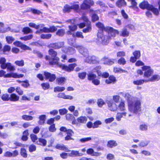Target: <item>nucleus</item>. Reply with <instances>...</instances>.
Masks as SVG:
<instances>
[{"mask_svg":"<svg viewBox=\"0 0 160 160\" xmlns=\"http://www.w3.org/2000/svg\"><path fill=\"white\" fill-rule=\"evenodd\" d=\"M127 100L129 111L131 112L137 114L141 110L142 101L136 97H133L128 92L120 93Z\"/></svg>","mask_w":160,"mask_h":160,"instance_id":"1","label":"nucleus"},{"mask_svg":"<svg viewBox=\"0 0 160 160\" xmlns=\"http://www.w3.org/2000/svg\"><path fill=\"white\" fill-rule=\"evenodd\" d=\"M105 31L108 33V35H105L103 32H98L97 34L98 41L103 45H107L111 39L113 38L116 34H118L119 32L113 29L112 27H106Z\"/></svg>","mask_w":160,"mask_h":160,"instance_id":"2","label":"nucleus"},{"mask_svg":"<svg viewBox=\"0 0 160 160\" xmlns=\"http://www.w3.org/2000/svg\"><path fill=\"white\" fill-rule=\"evenodd\" d=\"M48 53L52 56V59L49 60V63L51 65H57L63 70L68 72L73 71L74 68L76 66V64L75 63L70 64L68 66L59 63L58 62L59 59L56 56L57 53L53 49H50L48 51Z\"/></svg>","mask_w":160,"mask_h":160,"instance_id":"3","label":"nucleus"},{"mask_svg":"<svg viewBox=\"0 0 160 160\" xmlns=\"http://www.w3.org/2000/svg\"><path fill=\"white\" fill-rule=\"evenodd\" d=\"M74 47L76 48L78 52L85 58L84 59L85 62L90 64H96L99 62L98 58L94 56H89L88 49L82 46L75 45Z\"/></svg>","mask_w":160,"mask_h":160,"instance_id":"4","label":"nucleus"},{"mask_svg":"<svg viewBox=\"0 0 160 160\" xmlns=\"http://www.w3.org/2000/svg\"><path fill=\"white\" fill-rule=\"evenodd\" d=\"M142 68L144 72L143 76L145 78H149L153 73L154 70L150 66H144Z\"/></svg>","mask_w":160,"mask_h":160,"instance_id":"5","label":"nucleus"},{"mask_svg":"<svg viewBox=\"0 0 160 160\" xmlns=\"http://www.w3.org/2000/svg\"><path fill=\"white\" fill-rule=\"evenodd\" d=\"M94 4L92 0H84L83 3L81 5V9L86 10L90 8V7Z\"/></svg>","mask_w":160,"mask_h":160,"instance_id":"6","label":"nucleus"},{"mask_svg":"<svg viewBox=\"0 0 160 160\" xmlns=\"http://www.w3.org/2000/svg\"><path fill=\"white\" fill-rule=\"evenodd\" d=\"M107 103L108 104V108L110 110L114 112L117 109V105L112 100H107Z\"/></svg>","mask_w":160,"mask_h":160,"instance_id":"7","label":"nucleus"},{"mask_svg":"<svg viewBox=\"0 0 160 160\" xmlns=\"http://www.w3.org/2000/svg\"><path fill=\"white\" fill-rule=\"evenodd\" d=\"M64 45L63 42H58L50 44L48 47L49 48H53L54 49H58L62 48Z\"/></svg>","mask_w":160,"mask_h":160,"instance_id":"8","label":"nucleus"},{"mask_svg":"<svg viewBox=\"0 0 160 160\" xmlns=\"http://www.w3.org/2000/svg\"><path fill=\"white\" fill-rule=\"evenodd\" d=\"M134 57H131L130 61L132 62H134L137 59H138L140 57L141 53L140 51H136L133 53Z\"/></svg>","mask_w":160,"mask_h":160,"instance_id":"9","label":"nucleus"},{"mask_svg":"<svg viewBox=\"0 0 160 160\" xmlns=\"http://www.w3.org/2000/svg\"><path fill=\"white\" fill-rule=\"evenodd\" d=\"M24 75L22 74H18L16 73H7L4 76L5 78H22Z\"/></svg>","mask_w":160,"mask_h":160,"instance_id":"10","label":"nucleus"},{"mask_svg":"<svg viewBox=\"0 0 160 160\" xmlns=\"http://www.w3.org/2000/svg\"><path fill=\"white\" fill-rule=\"evenodd\" d=\"M101 60L103 62L104 64L108 65H112L116 61L115 59H110L106 57L102 58Z\"/></svg>","mask_w":160,"mask_h":160,"instance_id":"11","label":"nucleus"},{"mask_svg":"<svg viewBox=\"0 0 160 160\" xmlns=\"http://www.w3.org/2000/svg\"><path fill=\"white\" fill-rule=\"evenodd\" d=\"M18 154V151L17 150H15L12 152L9 151L6 152L4 153V156L7 157H14L17 156Z\"/></svg>","mask_w":160,"mask_h":160,"instance_id":"12","label":"nucleus"},{"mask_svg":"<svg viewBox=\"0 0 160 160\" xmlns=\"http://www.w3.org/2000/svg\"><path fill=\"white\" fill-rule=\"evenodd\" d=\"M44 75L46 78L48 79L50 82H53L55 79L56 76L54 74H51L49 72H44Z\"/></svg>","mask_w":160,"mask_h":160,"instance_id":"13","label":"nucleus"},{"mask_svg":"<svg viewBox=\"0 0 160 160\" xmlns=\"http://www.w3.org/2000/svg\"><path fill=\"white\" fill-rule=\"evenodd\" d=\"M69 153V156L72 157L82 156L83 155L82 153H80L78 151L72 150Z\"/></svg>","mask_w":160,"mask_h":160,"instance_id":"14","label":"nucleus"},{"mask_svg":"<svg viewBox=\"0 0 160 160\" xmlns=\"http://www.w3.org/2000/svg\"><path fill=\"white\" fill-rule=\"evenodd\" d=\"M55 148L57 149L63 150L66 152H69L70 151V150H69L66 146L63 144H57L56 145Z\"/></svg>","mask_w":160,"mask_h":160,"instance_id":"15","label":"nucleus"},{"mask_svg":"<svg viewBox=\"0 0 160 160\" xmlns=\"http://www.w3.org/2000/svg\"><path fill=\"white\" fill-rule=\"evenodd\" d=\"M151 6V5L148 4V2L146 1H144L141 3L139 5V7L143 9H146L148 10H149V7Z\"/></svg>","mask_w":160,"mask_h":160,"instance_id":"16","label":"nucleus"},{"mask_svg":"<svg viewBox=\"0 0 160 160\" xmlns=\"http://www.w3.org/2000/svg\"><path fill=\"white\" fill-rule=\"evenodd\" d=\"M19 97L15 93H12L10 95L9 100L12 102H15L19 100Z\"/></svg>","mask_w":160,"mask_h":160,"instance_id":"17","label":"nucleus"},{"mask_svg":"<svg viewBox=\"0 0 160 160\" xmlns=\"http://www.w3.org/2000/svg\"><path fill=\"white\" fill-rule=\"evenodd\" d=\"M117 110L120 111H124L126 110L124 101H121L118 107Z\"/></svg>","mask_w":160,"mask_h":160,"instance_id":"18","label":"nucleus"},{"mask_svg":"<svg viewBox=\"0 0 160 160\" xmlns=\"http://www.w3.org/2000/svg\"><path fill=\"white\" fill-rule=\"evenodd\" d=\"M90 12L92 14V19L93 22H95L99 19L98 17L96 14V11H94L92 9H90Z\"/></svg>","mask_w":160,"mask_h":160,"instance_id":"19","label":"nucleus"},{"mask_svg":"<svg viewBox=\"0 0 160 160\" xmlns=\"http://www.w3.org/2000/svg\"><path fill=\"white\" fill-rule=\"evenodd\" d=\"M118 145L116 141L114 140H110L109 141L107 144V146L108 148H112Z\"/></svg>","mask_w":160,"mask_h":160,"instance_id":"20","label":"nucleus"},{"mask_svg":"<svg viewBox=\"0 0 160 160\" xmlns=\"http://www.w3.org/2000/svg\"><path fill=\"white\" fill-rule=\"evenodd\" d=\"M147 82H148V81L146 80V79H140L134 81L133 83L134 85H140L143 84L144 82L146 83Z\"/></svg>","mask_w":160,"mask_h":160,"instance_id":"21","label":"nucleus"},{"mask_svg":"<svg viewBox=\"0 0 160 160\" xmlns=\"http://www.w3.org/2000/svg\"><path fill=\"white\" fill-rule=\"evenodd\" d=\"M39 120L38 122L39 124L40 125H43L46 119V116L45 115H42L39 116Z\"/></svg>","mask_w":160,"mask_h":160,"instance_id":"22","label":"nucleus"},{"mask_svg":"<svg viewBox=\"0 0 160 160\" xmlns=\"http://www.w3.org/2000/svg\"><path fill=\"white\" fill-rule=\"evenodd\" d=\"M126 2L125 0H118L116 2V5L119 8H121L126 5Z\"/></svg>","mask_w":160,"mask_h":160,"instance_id":"23","label":"nucleus"},{"mask_svg":"<svg viewBox=\"0 0 160 160\" xmlns=\"http://www.w3.org/2000/svg\"><path fill=\"white\" fill-rule=\"evenodd\" d=\"M6 59L4 58H0V64H1V67L2 69H5L6 68Z\"/></svg>","mask_w":160,"mask_h":160,"instance_id":"24","label":"nucleus"},{"mask_svg":"<svg viewBox=\"0 0 160 160\" xmlns=\"http://www.w3.org/2000/svg\"><path fill=\"white\" fill-rule=\"evenodd\" d=\"M65 48H66V47H64L62 49V51L65 52L69 54H72L75 52L74 49L72 47L68 48L67 50H64V49Z\"/></svg>","mask_w":160,"mask_h":160,"instance_id":"25","label":"nucleus"},{"mask_svg":"<svg viewBox=\"0 0 160 160\" xmlns=\"http://www.w3.org/2000/svg\"><path fill=\"white\" fill-rule=\"evenodd\" d=\"M149 8V9L148 10L152 11L155 15L158 16V15L159 12L158 9L155 8L152 5L150 6Z\"/></svg>","mask_w":160,"mask_h":160,"instance_id":"26","label":"nucleus"},{"mask_svg":"<svg viewBox=\"0 0 160 160\" xmlns=\"http://www.w3.org/2000/svg\"><path fill=\"white\" fill-rule=\"evenodd\" d=\"M160 78V77L158 75H154L149 79H146V80L149 82H153L155 81H158Z\"/></svg>","mask_w":160,"mask_h":160,"instance_id":"27","label":"nucleus"},{"mask_svg":"<svg viewBox=\"0 0 160 160\" xmlns=\"http://www.w3.org/2000/svg\"><path fill=\"white\" fill-rule=\"evenodd\" d=\"M95 73L92 72H89L88 74V78L89 80H92L96 78Z\"/></svg>","mask_w":160,"mask_h":160,"instance_id":"28","label":"nucleus"},{"mask_svg":"<svg viewBox=\"0 0 160 160\" xmlns=\"http://www.w3.org/2000/svg\"><path fill=\"white\" fill-rule=\"evenodd\" d=\"M36 143L38 145L44 146L46 145L47 141L43 138H39L38 140L37 141Z\"/></svg>","mask_w":160,"mask_h":160,"instance_id":"29","label":"nucleus"},{"mask_svg":"<svg viewBox=\"0 0 160 160\" xmlns=\"http://www.w3.org/2000/svg\"><path fill=\"white\" fill-rule=\"evenodd\" d=\"M116 81L115 78L113 76H110L105 81L106 83L109 84L112 83H114Z\"/></svg>","mask_w":160,"mask_h":160,"instance_id":"30","label":"nucleus"},{"mask_svg":"<svg viewBox=\"0 0 160 160\" xmlns=\"http://www.w3.org/2000/svg\"><path fill=\"white\" fill-rule=\"evenodd\" d=\"M66 79L64 77H59L58 78L56 81L59 85H62L66 81Z\"/></svg>","mask_w":160,"mask_h":160,"instance_id":"31","label":"nucleus"},{"mask_svg":"<svg viewBox=\"0 0 160 160\" xmlns=\"http://www.w3.org/2000/svg\"><path fill=\"white\" fill-rule=\"evenodd\" d=\"M127 113L125 112H123L118 113L116 116V120L118 121H120L121 120V118L123 116H126Z\"/></svg>","mask_w":160,"mask_h":160,"instance_id":"32","label":"nucleus"},{"mask_svg":"<svg viewBox=\"0 0 160 160\" xmlns=\"http://www.w3.org/2000/svg\"><path fill=\"white\" fill-rule=\"evenodd\" d=\"M87 118L85 116H81L78 118L77 121L80 123H85L87 121Z\"/></svg>","mask_w":160,"mask_h":160,"instance_id":"33","label":"nucleus"},{"mask_svg":"<svg viewBox=\"0 0 160 160\" xmlns=\"http://www.w3.org/2000/svg\"><path fill=\"white\" fill-rule=\"evenodd\" d=\"M4 24L2 26H0V33H5L7 32L11 31V28L9 27L4 28Z\"/></svg>","mask_w":160,"mask_h":160,"instance_id":"34","label":"nucleus"},{"mask_svg":"<svg viewBox=\"0 0 160 160\" xmlns=\"http://www.w3.org/2000/svg\"><path fill=\"white\" fill-rule=\"evenodd\" d=\"M139 129L141 131H146L148 129L147 124L145 123L141 124L139 125Z\"/></svg>","mask_w":160,"mask_h":160,"instance_id":"35","label":"nucleus"},{"mask_svg":"<svg viewBox=\"0 0 160 160\" xmlns=\"http://www.w3.org/2000/svg\"><path fill=\"white\" fill-rule=\"evenodd\" d=\"M129 34V32L127 29L124 28L122 30L121 33L120 34V35L124 37H127L128 36Z\"/></svg>","mask_w":160,"mask_h":160,"instance_id":"36","label":"nucleus"},{"mask_svg":"<svg viewBox=\"0 0 160 160\" xmlns=\"http://www.w3.org/2000/svg\"><path fill=\"white\" fill-rule=\"evenodd\" d=\"M148 140H144L141 141L139 144V146L141 147H144L147 146L149 143Z\"/></svg>","mask_w":160,"mask_h":160,"instance_id":"37","label":"nucleus"},{"mask_svg":"<svg viewBox=\"0 0 160 160\" xmlns=\"http://www.w3.org/2000/svg\"><path fill=\"white\" fill-rule=\"evenodd\" d=\"M20 154L24 158H27L28 157V154L27 153V151L26 149L23 148H22L20 149Z\"/></svg>","mask_w":160,"mask_h":160,"instance_id":"38","label":"nucleus"},{"mask_svg":"<svg viewBox=\"0 0 160 160\" xmlns=\"http://www.w3.org/2000/svg\"><path fill=\"white\" fill-rule=\"evenodd\" d=\"M6 68H7L8 70L11 71H13L15 70L14 67L12 66L10 62L7 63L6 65Z\"/></svg>","mask_w":160,"mask_h":160,"instance_id":"39","label":"nucleus"},{"mask_svg":"<svg viewBox=\"0 0 160 160\" xmlns=\"http://www.w3.org/2000/svg\"><path fill=\"white\" fill-rule=\"evenodd\" d=\"M27 12H32L34 14H39L41 13V12L38 10L34 9L32 8H29L28 9Z\"/></svg>","mask_w":160,"mask_h":160,"instance_id":"40","label":"nucleus"},{"mask_svg":"<svg viewBox=\"0 0 160 160\" xmlns=\"http://www.w3.org/2000/svg\"><path fill=\"white\" fill-rule=\"evenodd\" d=\"M114 72L117 73H122L123 72H127L124 70H123L121 68H114L113 69Z\"/></svg>","mask_w":160,"mask_h":160,"instance_id":"41","label":"nucleus"},{"mask_svg":"<svg viewBox=\"0 0 160 160\" xmlns=\"http://www.w3.org/2000/svg\"><path fill=\"white\" fill-rule=\"evenodd\" d=\"M65 33V30L63 29H60L58 30L56 32V35L59 36H63Z\"/></svg>","mask_w":160,"mask_h":160,"instance_id":"42","label":"nucleus"},{"mask_svg":"<svg viewBox=\"0 0 160 160\" xmlns=\"http://www.w3.org/2000/svg\"><path fill=\"white\" fill-rule=\"evenodd\" d=\"M22 117L23 119L26 121L32 120L33 119V117L26 114L22 115Z\"/></svg>","mask_w":160,"mask_h":160,"instance_id":"43","label":"nucleus"},{"mask_svg":"<svg viewBox=\"0 0 160 160\" xmlns=\"http://www.w3.org/2000/svg\"><path fill=\"white\" fill-rule=\"evenodd\" d=\"M72 37L74 38L77 37L82 38H84L83 36L82 35V33L79 32H77L73 34Z\"/></svg>","mask_w":160,"mask_h":160,"instance_id":"44","label":"nucleus"},{"mask_svg":"<svg viewBox=\"0 0 160 160\" xmlns=\"http://www.w3.org/2000/svg\"><path fill=\"white\" fill-rule=\"evenodd\" d=\"M1 98L4 101H8L10 100V96L7 93L4 94L2 96Z\"/></svg>","mask_w":160,"mask_h":160,"instance_id":"45","label":"nucleus"},{"mask_svg":"<svg viewBox=\"0 0 160 160\" xmlns=\"http://www.w3.org/2000/svg\"><path fill=\"white\" fill-rule=\"evenodd\" d=\"M96 26L100 29L105 31V28L106 27H104V25L102 23L98 22L96 24Z\"/></svg>","mask_w":160,"mask_h":160,"instance_id":"46","label":"nucleus"},{"mask_svg":"<svg viewBox=\"0 0 160 160\" xmlns=\"http://www.w3.org/2000/svg\"><path fill=\"white\" fill-rule=\"evenodd\" d=\"M22 32L25 34H28L32 32V30L29 28L26 27L24 28L22 30Z\"/></svg>","mask_w":160,"mask_h":160,"instance_id":"47","label":"nucleus"},{"mask_svg":"<svg viewBox=\"0 0 160 160\" xmlns=\"http://www.w3.org/2000/svg\"><path fill=\"white\" fill-rule=\"evenodd\" d=\"M65 88L63 87L58 86L54 88V91L55 92H62L64 91Z\"/></svg>","mask_w":160,"mask_h":160,"instance_id":"48","label":"nucleus"},{"mask_svg":"<svg viewBox=\"0 0 160 160\" xmlns=\"http://www.w3.org/2000/svg\"><path fill=\"white\" fill-rule=\"evenodd\" d=\"M51 36L52 35L51 34H42L41 35L40 37L43 39H49L51 38Z\"/></svg>","mask_w":160,"mask_h":160,"instance_id":"49","label":"nucleus"},{"mask_svg":"<svg viewBox=\"0 0 160 160\" xmlns=\"http://www.w3.org/2000/svg\"><path fill=\"white\" fill-rule=\"evenodd\" d=\"M32 38L33 35H29L24 37H21L20 39L22 40L27 41L31 39Z\"/></svg>","mask_w":160,"mask_h":160,"instance_id":"50","label":"nucleus"},{"mask_svg":"<svg viewBox=\"0 0 160 160\" xmlns=\"http://www.w3.org/2000/svg\"><path fill=\"white\" fill-rule=\"evenodd\" d=\"M72 9L71 6L68 5H66L64 7L63 9V11L64 12H69Z\"/></svg>","mask_w":160,"mask_h":160,"instance_id":"51","label":"nucleus"},{"mask_svg":"<svg viewBox=\"0 0 160 160\" xmlns=\"http://www.w3.org/2000/svg\"><path fill=\"white\" fill-rule=\"evenodd\" d=\"M120 99V97L118 95H114L112 97V101L116 103H118L119 102Z\"/></svg>","mask_w":160,"mask_h":160,"instance_id":"52","label":"nucleus"},{"mask_svg":"<svg viewBox=\"0 0 160 160\" xmlns=\"http://www.w3.org/2000/svg\"><path fill=\"white\" fill-rule=\"evenodd\" d=\"M102 122L99 120H97L93 123V128H95L99 127V125L102 124Z\"/></svg>","mask_w":160,"mask_h":160,"instance_id":"53","label":"nucleus"},{"mask_svg":"<svg viewBox=\"0 0 160 160\" xmlns=\"http://www.w3.org/2000/svg\"><path fill=\"white\" fill-rule=\"evenodd\" d=\"M101 67L100 66H97L95 67L92 71L93 73H95V72H97L99 76H100V74L99 72V70L101 68Z\"/></svg>","mask_w":160,"mask_h":160,"instance_id":"54","label":"nucleus"},{"mask_svg":"<svg viewBox=\"0 0 160 160\" xmlns=\"http://www.w3.org/2000/svg\"><path fill=\"white\" fill-rule=\"evenodd\" d=\"M118 62L119 64L123 65L126 64V61L124 58H121L118 59Z\"/></svg>","mask_w":160,"mask_h":160,"instance_id":"55","label":"nucleus"},{"mask_svg":"<svg viewBox=\"0 0 160 160\" xmlns=\"http://www.w3.org/2000/svg\"><path fill=\"white\" fill-rule=\"evenodd\" d=\"M6 39L7 42L9 44L11 43L15 40L14 38L11 36L7 37Z\"/></svg>","mask_w":160,"mask_h":160,"instance_id":"56","label":"nucleus"},{"mask_svg":"<svg viewBox=\"0 0 160 160\" xmlns=\"http://www.w3.org/2000/svg\"><path fill=\"white\" fill-rule=\"evenodd\" d=\"M15 63L17 65L20 66L22 67L24 65V62L23 60L21 61H16L15 62Z\"/></svg>","mask_w":160,"mask_h":160,"instance_id":"57","label":"nucleus"},{"mask_svg":"<svg viewBox=\"0 0 160 160\" xmlns=\"http://www.w3.org/2000/svg\"><path fill=\"white\" fill-rule=\"evenodd\" d=\"M114 158V155L110 153L108 154L106 156V158L108 160H112Z\"/></svg>","mask_w":160,"mask_h":160,"instance_id":"58","label":"nucleus"},{"mask_svg":"<svg viewBox=\"0 0 160 160\" xmlns=\"http://www.w3.org/2000/svg\"><path fill=\"white\" fill-rule=\"evenodd\" d=\"M131 4L132 5L130 7V8H133L134 9H135V8H137V3L136 2L135 0H132L131 1Z\"/></svg>","mask_w":160,"mask_h":160,"instance_id":"59","label":"nucleus"},{"mask_svg":"<svg viewBox=\"0 0 160 160\" xmlns=\"http://www.w3.org/2000/svg\"><path fill=\"white\" fill-rule=\"evenodd\" d=\"M66 119L68 120H72L74 119L73 115L71 114H68L66 116Z\"/></svg>","mask_w":160,"mask_h":160,"instance_id":"60","label":"nucleus"},{"mask_svg":"<svg viewBox=\"0 0 160 160\" xmlns=\"http://www.w3.org/2000/svg\"><path fill=\"white\" fill-rule=\"evenodd\" d=\"M92 138L90 137L84 138L80 139L79 141L82 142H85L91 140Z\"/></svg>","mask_w":160,"mask_h":160,"instance_id":"61","label":"nucleus"},{"mask_svg":"<svg viewBox=\"0 0 160 160\" xmlns=\"http://www.w3.org/2000/svg\"><path fill=\"white\" fill-rule=\"evenodd\" d=\"M36 147L34 145H30L29 147V150L30 152H33L36 151Z\"/></svg>","mask_w":160,"mask_h":160,"instance_id":"62","label":"nucleus"},{"mask_svg":"<svg viewBox=\"0 0 160 160\" xmlns=\"http://www.w3.org/2000/svg\"><path fill=\"white\" fill-rule=\"evenodd\" d=\"M97 104L98 107H102L104 104L105 102L103 100L99 99L98 100Z\"/></svg>","mask_w":160,"mask_h":160,"instance_id":"63","label":"nucleus"},{"mask_svg":"<svg viewBox=\"0 0 160 160\" xmlns=\"http://www.w3.org/2000/svg\"><path fill=\"white\" fill-rule=\"evenodd\" d=\"M87 73L86 72H82L78 73L79 77L81 79H84L85 78Z\"/></svg>","mask_w":160,"mask_h":160,"instance_id":"64","label":"nucleus"}]
</instances>
